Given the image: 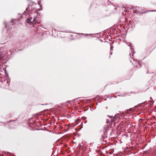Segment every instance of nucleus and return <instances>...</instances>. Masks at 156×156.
<instances>
[{
  "label": "nucleus",
  "mask_w": 156,
  "mask_h": 156,
  "mask_svg": "<svg viewBox=\"0 0 156 156\" xmlns=\"http://www.w3.org/2000/svg\"><path fill=\"white\" fill-rule=\"evenodd\" d=\"M32 19V17H30L27 19L26 21V22L28 23L33 24L32 21H31Z\"/></svg>",
  "instance_id": "obj_1"
},
{
  "label": "nucleus",
  "mask_w": 156,
  "mask_h": 156,
  "mask_svg": "<svg viewBox=\"0 0 156 156\" xmlns=\"http://www.w3.org/2000/svg\"><path fill=\"white\" fill-rule=\"evenodd\" d=\"M119 116L118 115H115L113 118V119L112 120V121H114L115 120L119 119Z\"/></svg>",
  "instance_id": "obj_2"
},
{
  "label": "nucleus",
  "mask_w": 156,
  "mask_h": 156,
  "mask_svg": "<svg viewBox=\"0 0 156 156\" xmlns=\"http://www.w3.org/2000/svg\"><path fill=\"white\" fill-rule=\"evenodd\" d=\"M100 138L101 141H103L104 140V138L103 135H101V136H100Z\"/></svg>",
  "instance_id": "obj_3"
},
{
  "label": "nucleus",
  "mask_w": 156,
  "mask_h": 156,
  "mask_svg": "<svg viewBox=\"0 0 156 156\" xmlns=\"http://www.w3.org/2000/svg\"><path fill=\"white\" fill-rule=\"evenodd\" d=\"M36 19H37V18H36V17H35L34 18L33 20L32 21V22H33V23H34V22H35V20H36Z\"/></svg>",
  "instance_id": "obj_4"
},
{
  "label": "nucleus",
  "mask_w": 156,
  "mask_h": 156,
  "mask_svg": "<svg viewBox=\"0 0 156 156\" xmlns=\"http://www.w3.org/2000/svg\"><path fill=\"white\" fill-rule=\"evenodd\" d=\"M41 1H38V4L40 6V7H41Z\"/></svg>",
  "instance_id": "obj_5"
},
{
  "label": "nucleus",
  "mask_w": 156,
  "mask_h": 156,
  "mask_svg": "<svg viewBox=\"0 0 156 156\" xmlns=\"http://www.w3.org/2000/svg\"><path fill=\"white\" fill-rule=\"evenodd\" d=\"M132 110V108H130L128 110H127V113H129V111H131Z\"/></svg>",
  "instance_id": "obj_6"
},
{
  "label": "nucleus",
  "mask_w": 156,
  "mask_h": 156,
  "mask_svg": "<svg viewBox=\"0 0 156 156\" xmlns=\"http://www.w3.org/2000/svg\"><path fill=\"white\" fill-rule=\"evenodd\" d=\"M136 11H133V13H136Z\"/></svg>",
  "instance_id": "obj_7"
},
{
  "label": "nucleus",
  "mask_w": 156,
  "mask_h": 156,
  "mask_svg": "<svg viewBox=\"0 0 156 156\" xmlns=\"http://www.w3.org/2000/svg\"><path fill=\"white\" fill-rule=\"evenodd\" d=\"M151 11V12H155L156 11V10H152V11Z\"/></svg>",
  "instance_id": "obj_8"
},
{
  "label": "nucleus",
  "mask_w": 156,
  "mask_h": 156,
  "mask_svg": "<svg viewBox=\"0 0 156 156\" xmlns=\"http://www.w3.org/2000/svg\"><path fill=\"white\" fill-rule=\"evenodd\" d=\"M28 8H27V10H28Z\"/></svg>",
  "instance_id": "obj_9"
},
{
  "label": "nucleus",
  "mask_w": 156,
  "mask_h": 156,
  "mask_svg": "<svg viewBox=\"0 0 156 156\" xmlns=\"http://www.w3.org/2000/svg\"><path fill=\"white\" fill-rule=\"evenodd\" d=\"M135 8H136H136H137V7H135L134 8V9H135Z\"/></svg>",
  "instance_id": "obj_10"
}]
</instances>
